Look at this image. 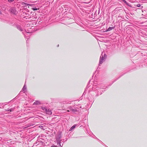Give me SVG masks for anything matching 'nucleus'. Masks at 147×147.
<instances>
[{
  "instance_id": "1",
  "label": "nucleus",
  "mask_w": 147,
  "mask_h": 147,
  "mask_svg": "<svg viewBox=\"0 0 147 147\" xmlns=\"http://www.w3.org/2000/svg\"><path fill=\"white\" fill-rule=\"evenodd\" d=\"M107 56L105 54L103 53V52H102L101 56H100L99 62V65L102 64L103 63V61L104 60L106 59Z\"/></svg>"
},
{
  "instance_id": "2",
  "label": "nucleus",
  "mask_w": 147,
  "mask_h": 147,
  "mask_svg": "<svg viewBox=\"0 0 147 147\" xmlns=\"http://www.w3.org/2000/svg\"><path fill=\"white\" fill-rule=\"evenodd\" d=\"M11 12L14 14H16L18 13L16 9L14 8H12L11 9Z\"/></svg>"
},
{
  "instance_id": "3",
  "label": "nucleus",
  "mask_w": 147,
  "mask_h": 147,
  "mask_svg": "<svg viewBox=\"0 0 147 147\" xmlns=\"http://www.w3.org/2000/svg\"><path fill=\"white\" fill-rule=\"evenodd\" d=\"M47 114L49 115H51L52 113L51 110H49V109H47L46 111H45Z\"/></svg>"
},
{
  "instance_id": "4",
  "label": "nucleus",
  "mask_w": 147,
  "mask_h": 147,
  "mask_svg": "<svg viewBox=\"0 0 147 147\" xmlns=\"http://www.w3.org/2000/svg\"><path fill=\"white\" fill-rule=\"evenodd\" d=\"M22 5H25V6H31V5H32L27 3H25V2H22Z\"/></svg>"
},
{
  "instance_id": "5",
  "label": "nucleus",
  "mask_w": 147,
  "mask_h": 147,
  "mask_svg": "<svg viewBox=\"0 0 147 147\" xmlns=\"http://www.w3.org/2000/svg\"><path fill=\"white\" fill-rule=\"evenodd\" d=\"M26 87L25 85V84L22 89V91H25V90H26Z\"/></svg>"
},
{
  "instance_id": "6",
  "label": "nucleus",
  "mask_w": 147,
  "mask_h": 147,
  "mask_svg": "<svg viewBox=\"0 0 147 147\" xmlns=\"http://www.w3.org/2000/svg\"><path fill=\"white\" fill-rule=\"evenodd\" d=\"M113 29V27H110L107 30V31H110L112 30Z\"/></svg>"
},
{
  "instance_id": "7",
  "label": "nucleus",
  "mask_w": 147,
  "mask_h": 147,
  "mask_svg": "<svg viewBox=\"0 0 147 147\" xmlns=\"http://www.w3.org/2000/svg\"><path fill=\"white\" fill-rule=\"evenodd\" d=\"M57 144H58V145L59 146H61V142L60 141L59 142V140H57Z\"/></svg>"
},
{
  "instance_id": "8",
  "label": "nucleus",
  "mask_w": 147,
  "mask_h": 147,
  "mask_svg": "<svg viewBox=\"0 0 147 147\" xmlns=\"http://www.w3.org/2000/svg\"><path fill=\"white\" fill-rule=\"evenodd\" d=\"M40 103V102L39 101H36L34 103V105H38V104H39Z\"/></svg>"
},
{
  "instance_id": "9",
  "label": "nucleus",
  "mask_w": 147,
  "mask_h": 147,
  "mask_svg": "<svg viewBox=\"0 0 147 147\" xmlns=\"http://www.w3.org/2000/svg\"><path fill=\"white\" fill-rule=\"evenodd\" d=\"M41 108L44 111H46L47 109L45 107H42Z\"/></svg>"
},
{
  "instance_id": "10",
  "label": "nucleus",
  "mask_w": 147,
  "mask_h": 147,
  "mask_svg": "<svg viewBox=\"0 0 147 147\" xmlns=\"http://www.w3.org/2000/svg\"><path fill=\"white\" fill-rule=\"evenodd\" d=\"M120 1H121V2L123 1V2H124V3H125L126 5H128V3L126 2V1L124 0H120Z\"/></svg>"
},
{
  "instance_id": "11",
  "label": "nucleus",
  "mask_w": 147,
  "mask_h": 147,
  "mask_svg": "<svg viewBox=\"0 0 147 147\" xmlns=\"http://www.w3.org/2000/svg\"><path fill=\"white\" fill-rule=\"evenodd\" d=\"M75 127V125H74L70 129V130H72L73 129H74Z\"/></svg>"
},
{
  "instance_id": "12",
  "label": "nucleus",
  "mask_w": 147,
  "mask_h": 147,
  "mask_svg": "<svg viewBox=\"0 0 147 147\" xmlns=\"http://www.w3.org/2000/svg\"><path fill=\"white\" fill-rule=\"evenodd\" d=\"M70 111L73 112H75L77 111V110L76 109H71Z\"/></svg>"
},
{
  "instance_id": "13",
  "label": "nucleus",
  "mask_w": 147,
  "mask_h": 147,
  "mask_svg": "<svg viewBox=\"0 0 147 147\" xmlns=\"http://www.w3.org/2000/svg\"><path fill=\"white\" fill-rule=\"evenodd\" d=\"M17 27L18 29H19V30H20V31H22V29L21 28L20 26H18Z\"/></svg>"
},
{
  "instance_id": "14",
  "label": "nucleus",
  "mask_w": 147,
  "mask_h": 147,
  "mask_svg": "<svg viewBox=\"0 0 147 147\" xmlns=\"http://www.w3.org/2000/svg\"><path fill=\"white\" fill-rule=\"evenodd\" d=\"M32 9L33 10H36L37 9V8H36V7H34V8H32Z\"/></svg>"
},
{
  "instance_id": "15",
  "label": "nucleus",
  "mask_w": 147,
  "mask_h": 147,
  "mask_svg": "<svg viewBox=\"0 0 147 147\" xmlns=\"http://www.w3.org/2000/svg\"><path fill=\"white\" fill-rule=\"evenodd\" d=\"M14 0H8V1L9 2H13Z\"/></svg>"
},
{
  "instance_id": "16",
  "label": "nucleus",
  "mask_w": 147,
  "mask_h": 147,
  "mask_svg": "<svg viewBox=\"0 0 147 147\" xmlns=\"http://www.w3.org/2000/svg\"><path fill=\"white\" fill-rule=\"evenodd\" d=\"M137 6L138 7H139L140 6V5L139 4H138L137 5Z\"/></svg>"
},
{
  "instance_id": "17",
  "label": "nucleus",
  "mask_w": 147,
  "mask_h": 147,
  "mask_svg": "<svg viewBox=\"0 0 147 147\" xmlns=\"http://www.w3.org/2000/svg\"><path fill=\"white\" fill-rule=\"evenodd\" d=\"M39 127L41 128H42L43 127V126H42L40 125L39 126Z\"/></svg>"
},
{
  "instance_id": "18",
  "label": "nucleus",
  "mask_w": 147,
  "mask_h": 147,
  "mask_svg": "<svg viewBox=\"0 0 147 147\" xmlns=\"http://www.w3.org/2000/svg\"><path fill=\"white\" fill-rule=\"evenodd\" d=\"M51 147H57L55 146H51Z\"/></svg>"
},
{
  "instance_id": "19",
  "label": "nucleus",
  "mask_w": 147,
  "mask_h": 147,
  "mask_svg": "<svg viewBox=\"0 0 147 147\" xmlns=\"http://www.w3.org/2000/svg\"><path fill=\"white\" fill-rule=\"evenodd\" d=\"M8 111H10V112H11V111H12V110H11V109H9V110H8Z\"/></svg>"
},
{
  "instance_id": "20",
  "label": "nucleus",
  "mask_w": 147,
  "mask_h": 147,
  "mask_svg": "<svg viewBox=\"0 0 147 147\" xmlns=\"http://www.w3.org/2000/svg\"><path fill=\"white\" fill-rule=\"evenodd\" d=\"M69 110H67V112H69Z\"/></svg>"
},
{
  "instance_id": "21",
  "label": "nucleus",
  "mask_w": 147,
  "mask_h": 147,
  "mask_svg": "<svg viewBox=\"0 0 147 147\" xmlns=\"http://www.w3.org/2000/svg\"><path fill=\"white\" fill-rule=\"evenodd\" d=\"M1 11H0V14H1Z\"/></svg>"
},
{
  "instance_id": "22",
  "label": "nucleus",
  "mask_w": 147,
  "mask_h": 147,
  "mask_svg": "<svg viewBox=\"0 0 147 147\" xmlns=\"http://www.w3.org/2000/svg\"><path fill=\"white\" fill-rule=\"evenodd\" d=\"M59 46V45H58L57 46V47H58Z\"/></svg>"
}]
</instances>
